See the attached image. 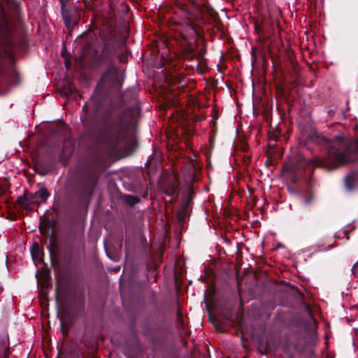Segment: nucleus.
I'll return each mask as SVG.
<instances>
[{
    "instance_id": "obj_14",
    "label": "nucleus",
    "mask_w": 358,
    "mask_h": 358,
    "mask_svg": "<svg viewBox=\"0 0 358 358\" xmlns=\"http://www.w3.org/2000/svg\"><path fill=\"white\" fill-rule=\"evenodd\" d=\"M314 200L313 195H310L308 198H306L304 201L306 205H309Z\"/></svg>"
},
{
    "instance_id": "obj_16",
    "label": "nucleus",
    "mask_w": 358,
    "mask_h": 358,
    "mask_svg": "<svg viewBox=\"0 0 358 358\" xmlns=\"http://www.w3.org/2000/svg\"><path fill=\"white\" fill-rule=\"evenodd\" d=\"M357 267H358V261H357V262H356V263L352 266V269H351L352 273L353 274H355V269Z\"/></svg>"
},
{
    "instance_id": "obj_10",
    "label": "nucleus",
    "mask_w": 358,
    "mask_h": 358,
    "mask_svg": "<svg viewBox=\"0 0 358 358\" xmlns=\"http://www.w3.org/2000/svg\"><path fill=\"white\" fill-rule=\"evenodd\" d=\"M32 258L34 261L41 262L43 259V254L40 245L37 243H34L31 250Z\"/></svg>"
},
{
    "instance_id": "obj_1",
    "label": "nucleus",
    "mask_w": 358,
    "mask_h": 358,
    "mask_svg": "<svg viewBox=\"0 0 358 358\" xmlns=\"http://www.w3.org/2000/svg\"><path fill=\"white\" fill-rule=\"evenodd\" d=\"M100 145L110 155H131L137 147L134 124L121 117L109 123L101 136Z\"/></svg>"
},
{
    "instance_id": "obj_21",
    "label": "nucleus",
    "mask_w": 358,
    "mask_h": 358,
    "mask_svg": "<svg viewBox=\"0 0 358 358\" xmlns=\"http://www.w3.org/2000/svg\"><path fill=\"white\" fill-rule=\"evenodd\" d=\"M94 178V175L93 174H91L90 175V179H92Z\"/></svg>"
},
{
    "instance_id": "obj_12",
    "label": "nucleus",
    "mask_w": 358,
    "mask_h": 358,
    "mask_svg": "<svg viewBox=\"0 0 358 358\" xmlns=\"http://www.w3.org/2000/svg\"><path fill=\"white\" fill-rule=\"evenodd\" d=\"M63 19L65 25L68 29L73 28L77 24V21L76 20H72L71 17L69 16L68 15H64Z\"/></svg>"
},
{
    "instance_id": "obj_19",
    "label": "nucleus",
    "mask_w": 358,
    "mask_h": 358,
    "mask_svg": "<svg viewBox=\"0 0 358 358\" xmlns=\"http://www.w3.org/2000/svg\"><path fill=\"white\" fill-rule=\"evenodd\" d=\"M3 292V288L0 286V294L2 293Z\"/></svg>"
},
{
    "instance_id": "obj_4",
    "label": "nucleus",
    "mask_w": 358,
    "mask_h": 358,
    "mask_svg": "<svg viewBox=\"0 0 358 358\" xmlns=\"http://www.w3.org/2000/svg\"><path fill=\"white\" fill-rule=\"evenodd\" d=\"M178 176L173 171L166 170L159 180L160 188L169 196H173L178 190Z\"/></svg>"
},
{
    "instance_id": "obj_8",
    "label": "nucleus",
    "mask_w": 358,
    "mask_h": 358,
    "mask_svg": "<svg viewBox=\"0 0 358 358\" xmlns=\"http://www.w3.org/2000/svg\"><path fill=\"white\" fill-rule=\"evenodd\" d=\"M118 78V69L114 66H110L103 75L102 80L104 83H114Z\"/></svg>"
},
{
    "instance_id": "obj_6",
    "label": "nucleus",
    "mask_w": 358,
    "mask_h": 358,
    "mask_svg": "<svg viewBox=\"0 0 358 358\" xmlns=\"http://www.w3.org/2000/svg\"><path fill=\"white\" fill-rule=\"evenodd\" d=\"M50 196L47 189L45 187H42L35 192L34 195L25 197H19L17 201L19 204L27 210H30L33 208L32 204L34 203V198L39 197L43 200H46Z\"/></svg>"
},
{
    "instance_id": "obj_3",
    "label": "nucleus",
    "mask_w": 358,
    "mask_h": 358,
    "mask_svg": "<svg viewBox=\"0 0 358 358\" xmlns=\"http://www.w3.org/2000/svg\"><path fill=\"white\" fill-rule=\"evenodd\" d=\"M176 13L183 20H187L188 21L181 31L182 37L186 41L194 40L197 35L195 28V20L197 14L194 12V8L191 6L180 5Z\"/></svg>"
},
{
    "instance_id": "obj_17",
    "label": "nucleus",
    "mask_w": 358,
    "mask_h": 358,
    "mask_svg": "<svg viewBox=\"0 0 358 358\" xmlns=\"http://www.w3.org/2000/svg\"><path fill=\"white\" fill-rule=\"evenodd\" d=\"M65 66H66V68L67 69H70V66H71V64H70V62L68 61V60H66L65 61Z\"/></svg>"
},
{
    "instance_id": "obj_15",
    "label": "nucleus",
    "mask_w": 358,
    "mask_h": 358,
    "mask_svg": "<svg viewBox=\"0 0 358 358\" xmlns=\"http://www.w3.org/2000/svg\"><path fill=\"white\" fill-rule=\"evenodd\" d=\"M7 190V187L0 182V195L3 194Z\"/></svg>"
},
{
    "instance_id": "obj_9",
    "label": "nucleus",
    "mask_w": 358,
    "mask_h": 358,
    "mask_svg": "<svg viewBox=\"0 0 358 358\" xmlns=\"http://www.w3.org/2000/svg\"><path fill=\"white\" fill-rule=\"evenodd\" d=\"M9 352L8 338L6 336L0 338V358H7Z\"/></svg>"
},
{
    "instance_id": "obj_18",
    "label": "nucleus",
    "mask_w": 358,
    "mask_h": 358,
    "mask_svg": "<svg viewBox=\"0 0 358 358\" xmlns=\"http://www.w3.org/2000/svg\"><path fill=\"white\" fill-rule=\"evenodd\" d=\"M69 155H71V153H66L65 152H64V153L62 154V155L61 157H68Z\"/></svg>"
},
{
    "instance_id": "obj_20",
    "label": "nucleus",
    "mask_w": 358,
    "mask_h": 358,
    "mask_svg": "<svg viewBox=\"0 0 358 358\" xmlns=\"http://www.w3.org/2000/svg\"><path fill=\"white\" fill-rule=\"evenodd\" d=\"M118 155H121V156H120L121 157H124V156H123V155H124V154H118ZM124 155H128L127 154H124Z\"/></svg>"
},
{
    "instance_id": "obj_2",
    "label": "nucleus",
    "mask_w": 358,
    "mask_h": 358,
    "mask_svg": "<svg viewBox=\"0 0 358 358\" xmlns=\"http://www.w3.org/2000/svg\"><path fill=\"white\" fill-rule=\"evenodd\" d=\"M329 152L332 157H347L350 155L358 157V138L352 140L336 136L332 145L329 146Z\"/></svg>"
},
{
    "instance_id": "obj_7",
    "label": "nucleus",
    "mask_w": 358,
    "mask_h": 358,
    "mask_svg": "<svg viewBox=\"0 0 358 358\" xmlns=\"http://www.w3.org/2000/svg\"><path fill=\"white\" fill-rule=\"evenodd\" d=\"M34 168L40 175H45L53 169V164L48 161L39 159L34 164Z\"/></svg>"
},
{
    "instance_id": "obj_5",
    "label": "nucleus",
    "mask_w": 358,
    "mask_h": 358,
    "mask_svg": "<svg viewBox=\"0 0 358 358\" xmlns=\"http://www.w3.org/2000/svg\"><path fill=\"white\" fill-rule=\"evenodd\" d=\"M351 158H315V163L326 170H334L350 164Z\"/></svg>"
},
{
    "instance_id": "obj_11",
    "label": "nucleus",
    "mask_w": 358,
    "mask_h": 358,
    "mask_svg": "<svg viewBox=\"0 0 358 358\" xmlns=\"http://www.w3.org/2000/svg\"><path fill=\"white\" fill-rule=\"evenodd\" d=\"M355 176H356V174L352 173L348 174L345 178V182L346 187L348 189H352Z\"/></svg>"
},
{
    "instance_id": "obj_13",
    "label": "nucleus",
    "mask_w": 358,
    "mask_h": 358,
    "mask_svg": "<svg viewBox=\"0 0 358 358\" xmlns=\"http://www.w3.org/2000/svg\"><path fill=\"white\" fill-rule=\"evenodd\" d=\"M125 201L129 205H134L139 202V199L136 196L127 195L125 196Z\"/></svg>"
}]
</instances>
